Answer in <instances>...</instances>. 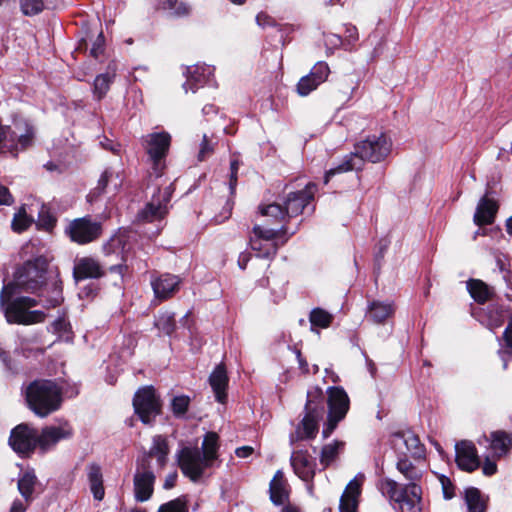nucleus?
Returning a JSON list of instances; mask_svg holds the SVG:
<instances>
[{"mask_svg":"<svg viewBox=\"0 0 512 512\" xmlns=\"http://www.w3.org/2000/svg\"><path fill=\"white\" fill-rule=\"evenodd\" d=\"M62 394V387L56 381L47 379L34 380L25 388L28 407L42 418L60 408Z\"/></svg>","mask_w":512,"mask_h":512,"instance_id":"obj_7","label":"nucleus"},{"mask_svg":"<svg viewBox=\"0 0 512 512\" xmlns=\"http://www.w3.org/2000/svg\"><path fill=\"white\" fill-rule=\"evenodd\" d=\"M330 74V68L324 61L317 62L308 74L318 84L324 83Z\"/></svg>","mask_w":512,"mask_h":512,"instance_id":"obj_45","label":"nucleus"},{"mask_svg":"<svg viewBox=\"0 0 512 512\" xmlns=\"http://www.w3.org/2000/svg\"><path fill=\"white\" fill-rule=\"evenodd\" d=\"M270 499L275 505H282L289 497L287 482L282 471L278 470L270 482Z\"/></svg>","mask_w":512,"mask_h":512,"instance_id":"obj_32","label":"nucleus"},{"mask_svg":"<svg viewBox=\"0 0 512 512\" xmlns=\"http://www.w3.org/2000/svg\"><path fill=\"white\" fill-rule=\"evenodd\" d=\"M177 473L173 472L166 476L163 487L164 489H171L175 486L177 481Z\"/></svg>","mask_w":512,"mask_h":512,"instance_id":"obj_62","label":"nucleus"},{"mask_svg":"<svg viewBox=\"0 0 512 512\" xmlns=\"http://www.w3.org/2000/svg\"><path fill=\"white\" fill-rule=\"evenodd\" d=\"M121 182L119 174H115L111 169H105L98 180L95 191L97 194L105 192L108 189L109 183L112 184L113 190L116 191L121 186Z\"/></svg>","mask_w":512,"mask_h":512,"instance_id":"obj_40","label":"nucleus"},{"mask_svg":"<svg viewBox=\"0 0 512 512\" xmlns=\"http://www.w3.org/2000/svg\"><path fill=\"white\" fill-rule=\"evenodd\" d=\"M73 434V428L68 422H63L58 426H47L42 429L40 434L37 432L38 446L43 452H46L59 441L70 439Z\"/></svg>","mask_w":512,"mask_h":512,"instance_id":"obj_16","label":"nucleus"},{"mask_svg":"<svg viewBox=\"0 0 512 512\" xmlns=\"http://www.w3.org/2000/svg\"><path fill=\"white\" fill-rule=\"evenodd\" d=\"M229 378L224 365L219 364L215 367L209 376V384L214 392L215 399L224 404L227 400V387Z\"/></svg>","mask_w":512,"mask_h":512,"instance_id":"obj_27","label":"nucleus"},{"mask_svg":"<svg viewBox=\"0 0 512 512\" xmlns=\"http://www.w3.org/2000/svg\"><path fill=\"white\" fill-rule=\"evenodd\" d=\"M327 394L326 398L323 390L319 387H313L307 391L304 416L289 435L291 446L298 441H308L316 437L319 431V421L325 414L326 404L328 405V418L322 431L324 438L329 437L337 424L346 416L349 410V398L344 389L329 387Z\"/></svg>","mask_w":512,"mask_h":512,"instance_id":"obj_2","label":"nucleus"},{"mask_svg":"<svg viewBox=\"0 0 512 512\" xmlns=\"http://www.w3.org/2000/svg\"><path fill=\"white\" fill-rule=\"evenodd\" d=\"M29 504L30 503H27L25 500L17 499L12 503L10 512H25Z\"/></svg>","mask_w":512,"mask_h":512,"instance_id":"obj_59","label":"nucleus"},{"mask_svg":"<svg viewBox=\"0 0 512 512\" xmlns=\"http://www.w3.org/2000/svg\"><path fill=\"white\" fill-rule=\"evenodd\" d=\"M9 445L19 455L30 454L37 446V430L27 424H19L10 434Z\"/></svg>","mask_w":512,"mask_h":512,"instance_id":"obj_14","label":"nucleus"},{"mask_svg":"<svg viewBox=\"0 0 512 512\" xmlns=\"http://www.w3.org/2000/svg\"><path fill=\"white\" fill-rule=\"evenodd\" d=\"M345 37L349 44H353L358 40V30L353 25H346Z\"/></svg>","mask_w":512,"mask_h":512,"instance_id":"obj_54","label":"nucleus"},{"mask_svg":"<svg viewBox=\"0 0 512 512\" xmlns=\"http://www.w3.org/2000/svg\"><path fill=\"white\" fill-rule=\"evenodd\" d=\"M100 144L104 149L109 150L114 154H119L120 152V144L114 143L108 138H104L102 141H100Z\"/></svg>","mask_w":512,"mask_h":512,"instance_id":"obj_57","label":"nucleus"},{"mask_svg":"<svg viewBox=\"0 0 512 512\" xmlns=\"http://www.w3.org/2000/svg\"><path fill=\"white\" fill-rule=\"evenodd\" d=\"M169 454V446L165 437L156 435L153 437L152 446L149 451L138 459L139 464H144L150 467V459L155 457L159 467H164L167 462V456Z\"/></svg>","mask_w":512,"mask_h":512,"instance_id":"obj_23","label":"nucleus"},{"mask_svg":"<svg viewBox=\"0 0 512 512\" xmlns=\"http://www.w3.org/2000/svg\"><path fill=\"white\" fill-rule=\"evenodd\" d=\"M171 143V136L167 132H154L143 137V145L149 159L152 162V168L156 175H162L164 169L163 160L165 159Z\"/></svg>","mask_w":512,"mask_h":512,"instance_id":"obj_10","label":"nucleus"},{"mask_svg":"<svg viewBox=\"0 0 512 512\" xmlns=\"http://www.w3.org/2000/svg\"><path fill=\"white\" fill-rule=\"evenodd\" d=\"M187 497L180 496L174 500H171L165 504H162L158 512H188Z\"/></svg>","mask_w":512,"mask_h":512,"instance_id":"obj_44","label":"nucleus"},{"mask_svg":"<svg viewBox=\"0 0 512 512\" xmlns=\"http://www.w3.org/2000/svg\"><path fill=\"white\" fill-rule=\"evenodd\" d=\"M37 484L38 480L33 470H27L20 475L18 479V490L27 503L33 501Z\"/></svg>","mask_w":512,"mask_h":512,"instance_id":"obj_34","label":"nucleus"},{"mask_svg":"<svg viewBox=\"0 0 512 512\" xmlns=\"http://www.w3.org/2000/svg\"><path fill=\"white\" fill-rule=\"evenodd\" d=\"M187 80L183 88L187 92L191 90L196 92L199 87L210 85L213 82L214 68L210 65L201 64L187 68Z\"/></svg>","mask_w":512,"mask_h":512,"instance_id":"obj_21","label":"nucleus"},{"mask_svg":"<svg viewBox=\"0 0 512 512\" xmlns=\"http://www.w3.org/2000/svg\"><path fill=\"white\" fill-rule=\"evenodd\" d=\"M213 151H214L213 143L208 138V136L206 134H204L202 142L200 144V149H199V152H198V156H197L198 160L199 161L206 160L208 157H210L212 155Z\"/></svg>","mask_w":512,"mask_h":512,"instance_id":"obj_51","label":"nucleus"},{"mask_svg":"<svg viewBox=\"0 0 512 512\" xmlns=\"http://www.w3.org/2000/svg\"><path fill=\"white\" fill-rule=\"evenodd\" d=\"M163 9L171 11L176 16H184L189 14L190 8L183 2L178 0H163Z\"/></svg>","mask_w":512,"mask_h":512,"instance_id":"obj_47","label":"nucleus"},{"mask_svg":"<svg viewBox=\"0 0 512 512\" xmlns=\"http://www.w3.org/2000/svg\"><path fill=\"white\" fill-rule=\"evenodd\" d=\"M483 474L486 476H492L497 472V465L494 461L490 460L488 457H486L483 467H482Z\"/></svg>","mask_w":512,"mask_h":512,"instance_id":"obj_55","label":"nucleus"},{"mask_svg":"<svg viewBox=\"0 0 512 512\" xmlns=\"http://www.w3.org/2000/svg\"><path fill=\"white\" fill-rule=\"evenodd\" d=\"M49 331L57 334L60 339L69 340L70 337V324L65 318H57L49 327Z\"/></svg>","mask_w":512,"mask_h":512,"instance_id":"obj_46","label":"nucleus"},{"mask_svg":"<svg viewBox=\"0 0 512 512\" xmlns=\"http://www.w3.org/2000/svg\"><path fill=\"white\" fill-rule=\"evenodd\" d=\"M34 222V204H24L14 215L12 229L16 232L26 230Z\"/></svg>","mask_w":512,"mask_h":512,"instance_id":"obj_35","label":"nucleus"},{"mask_svg":"<svg viewBox=\"0 0 512 512\" xmlns=\"http://www.w3.org/2000/svg\"><path fill=\"white\" fill-rule=\"evenodd\" d=\"M360 86V77L356 73H349L339 77L336 81L338 100L347 103L357 94Z\"/></svg>","mask_w":512,"mask_h":512,"instance_id":"obj_26","label":"nucleus"},{"mask_svg":"<svg viewBox=\"0 0 512 512\" xmlns=\"http://www.w3.org/2000/svg\"><path fill=\"white\" fill-rule=\"evenodd\" d=\"M391 147V140L383 133L378 136H368L357 143L354 152L347 154L339 165L326 172L324 182L328 183L329 179L338 173L361 169L365 160L372 163L382 161L389 155Z\"/></svg>","mask_w":512,"mask_h":512,"instance_id":"obj_5","label":"nucleus"},{"mask_svg":"<svg viewBox=\"0 0 512 512\" xmlns=\"http://www.w3.org/2000/svg\"><path fill=\"white\" fill-rule=\"evenodd\" d=\"M155 326L166 335H171L175 329L174 314L162 313L155 320Z\"/></svg>","mask_w":512,"mask_h":512,"instance_id":"obj_43","label":"nucleus"},{"mask_svg":"<svg viewBox=\"0 0 512 512\" xmlns=\"http://www.w3.org/2000/svg\"><path fill=\"white\" fill-rule=\"evenodd\" d=\"M393 444L402 456H410L416 462H421L425 458V447L420 442L419 437L412 431L395 433Z\"/></svg>","mask_w":512,"mask_h":512,"instance_id":"obj_15","label":"nucleus"},{"mask_svg":"<svg viewBox=\"0 0 512 512\" xmlns=\"http://www.w3.org/2000/svg\"><path fill=\"white\" fill-rule=\"evenodd\" d=\"M102 233L100 222L92 220L89 216L76 218L69 222L65 234L69 239L79 245H85L98 239Z\"/></svg>","mask_w":512,"mask_h":512,"instance_id":"obj_12","label":"nucleus"},{"mask_svg":"<svg viewBox=\"0 0 512 512\" xmlns=\"http://www.w3.org/2000/svg\"><path fill=\"white\" fill-rule=\"evenodd\" d=\"M155 475L150 467L137 462V470L134 475L135 499L144 502L150 499L153 493Z\"/></svg>","mask_w":512,"mask_h":512,"instance_id":"obj_17","label":"nucleus"},{"mask_svg":"<svg viewBox=\"0 0 512 512\" xmlns=\"http://www.w3.org/2000/svg\"><path fill=\"white\" fill-rule=\"evenodd\" d=\"M240 162L238 159H232L230 162V173H229V182H228V188H229V194L230 197L227 199L222 212L219 215H216L214 217V222L216 224H220L227 220L231 216V212L234 206L233 197L236 192V186L238 181V170H239Z\"/></svg>","mask_w":512,"mask_h":512,"instance_id":"obj_25","label":"nucleus"},{"mask_svg":"<svg viewBox=\"0 0 512 512\" xmlns=\"http://www.w3.org/2000/svg\"><path fill=\"white\" fill-rule=\"evenodd\" d=\"M21 11L26 16H34L44 9H54L52 0H19Z\"/></svg>","mask_w":512,"mask_h":512,"instance_id":"obj_36","label":"nucleus"},{"mask_svg":"<svg viewBox=\"0 0 512 512\" xmlns=\"http://www.w3.org/2000/svg\"><path fill=\"white\" fill-rule=\"evenodd\" d=\"M114 74L103 73L98 75L94 80V94L100 100L102 99L110 88Z\"/></svg>","mask_w":512,"mask_h":512,"instance_id":"obj_42","label":"nucleus"},{"mask_svg":"<svg viewBox=\"0 0 512 512\" xmlns=\"http://www.w3.org/2000/svg\"><path fill=\"white\" fill-rule=\"evenodd\" d=\"M465 500L469 512H484V502L481 498V493L477 488L471 487L466 489Z\"/></svg>","mask_w":512,"mask_h":512,"instance_id":"obj_41","label":"nucleus"},{"mask_svg":"<svg viewBox=\"0 0 512 512\" xmlns=\"http://www.w3.org/2000/svg\"><path fill=\"white\" fill-rule=\"evenodd\" d=\"M497 210V203L493 199L486 196L482 197L474 214L475 224L478 226L491 224L494 221Z\"/></svg>","mask_w":512,"mask_h":512,"instance_id":"obj_28","label":"nucleus"},{"mask_svg":"<svg viewBox=\"0 0 512 512\" xmlns=\"http://www.w3.org/2000/svg\"><path fill=\"white\" fill-rule=\"evenodd\" d=\"M295 474L305 482H310L316 473L315 459L307 450L296 449L290 457Z\"/></svg>","mask_w":512,"mask_h":512,"instance_id":"obj_18","label":"nucleus"},{"mask_svg":"<svg viewBox=\"0 0 512 512\" xmlns=\"http://www.w3.org/2000/svg\"><path fill=\"white\" fill-rule=\"evenodd\" d=\"M364 479V474L358 473L349 481L340 498L339 512H357Z\"/></svg>","mask_w":512,"mask_h":512,"instance_id":"obj_19","label":"nucleus"},{"mask_svg":"<svg viewBox=\"0 0 512 512\" xmlns=\"http://www.w3.org/2000/svg\"><path fill=\"white\" fill-rule=\"evenodd\" d=\"M12 202L13 198L8 188L0 184V205H10Z\"/></svg>","mask_w":512,"mask_h":512,"instance_id":"obj_56","label":"nucleus"},{"mask_svg":"<svg viewBox=\"0 0 512 512\" xmlns=\"http://www.w3.org/2000/svg\"><path fill=\"white\" fill-rule=\"evenodd\" d=\"M190 398L185 395L175 396L172 399V411L176 416H182L187 412Z\"/></svg>","mask_w":512,"mask_h":512,"instance_id":"obj_49","label":"nucleus"},{"mask_svg":"<svg viewBox=\"0 0 512 512\" xmlns=\"http://www.w3.org/2000/svg\"><path fill=\"white\" fill-rule=\"evenodd\" d=\"M320 84L315 82L308 74L303 76L297 83V92L300 96H307L317 89Z\"/></svg>","mask_w":512,"mask_h":512,"instance_id":"obj_48","label":"nucleus"},{"mask_svg":"<svg viewBox=\"0 0 512 512\" xmlns=\"http://www.w3.org/2000/svg\"><path fill=\"white\" fill-rule=\"evenodd\" d=\"M104 52H105V38H104L103 32L100 31L98 33L96 39L92 43V46L90 48V55L95 59H99L101 56L104 55Z\"/></svg>","mask_w":512,"mask_h":512,"instance_id":"obj_50","label":"nucleus"},{"mask_svg":"<svg viewBox=\"0 0 512 512\" xmlns=\"http://www.w3.org/2000/svg\"><path fill=\"white\" fill-rule=\"evenodd\" d=\"M439 480L442 486L444 498L448 500L452 499L455 496V487L452 484L451 480L444 475H441Z\"/></svg>","mask_w":512,"mask_h":512,"instance_id":"obj_52","label":"nucleus"},{"mask_svg":"<svg viewBox=\"0 0 512 512\" xmlns=\"http://www.w3.org/2000/svg\"><path fill=\"white\" fill-rule=\"evenodd\" d=\"M296 356L299 364V368L303 373L309 372V367L307 361L302 357L301 352L299 350L296 351Z\"/></svg>","mask_w":512,"mask_h":512,"instance_id":"obj_64","label":"nucleus"},{"mask_svg":"<svg viewBox=\"0 0 512 512\" xmlns=\"http://www.w3.org/2000/svg\"><path fill=\"white\" fill-rule=\"evenodd\" d=\"M344 448V442L333 441L332 443L323 446L320 453V463L324 467H328L332 464Z\"/></svg>","mask_w":512,"mask_h":512,"instance_id":"obj_37","label":"nucleus"},{"mask_svg":"<svg viewBox=\"0 0 512 512\" xmlns=\"http://www.w3.org/2000/svg\"><path fill=\"white\" fill-rule=\"evenodd\" d=\"M174 188L172 184L167 186L163 191L157 190L153 194L151 200L138 213V218L143 221L153 222L165 217L168 212V203L170 202Z\"/></svg>","mask_w":512,"mask_h":512,"instance_id":"obj_13","label":"nucleus"},{"mask_svg":"<svg viewBox=\"0 0 512 512\" xmlns=\"http://www.w3.org/2000/svg\"><path fill=\"white\" fill-rule=\"evenodd\" d=\"M499 356L503 362V368L507 369L508 362L512 359V349L507 346L499 350Z\"/></svg>","mask_w":512,"mask_h":512,"instance_id":"obj_58","label":"nucleus"},{"mask_svg":"<svg viewBox=\"0 0 512 512\" xmlns=\"http://www.w3.org/2000/svg\"><path fill=\"white\" fill-rule=\"evenodd\" d=\"M504 321L503 311L501 309H497L494 316H491L489 319L488 327L490 330H494L502 325Z\"/></svg>","mask_w":512,"mask_h":512,"instance_id":"obj_53","label":"nucleus"},{"mask_svg":"<svg viewBox=\"0 0 512 512\" xmlns=\"http://www.w3.org/2000/svg\"><path fill=\"white\" fill-rule=\"evenodd\" d=\"M470 296L479 304H484L493 299L494 289L479 279H469L466 282Z\"/></svg>","mask_w":512,"mask_h":512,"instance_id":"obj_31","label":"nucleus"},{"mask_svg":"<svg viewBox=\"0 0 512 512\" xmlns=\"http://www.w3.org/2000/svg\"><path fill=\"white\" fill-rule=\"evenodd\" d=\"M505 345L512 349V319L509 321L504 334H503Z\"/></svg>","mask_w":512,"mask_h":512,"instance_id":"obj_60","label":"nucleus"},{"mask_svg":"<svg viewBox=\"0 0 512 512\" xmlns=\"http://www.w3.org/2000/svg\"><path fill=\"white\" fill-rule=\"evenodd\" d=\"M86 472L89 487L94 499L97 501H101L105 495L101 466L94 462L89 463L86 467Z\"/></svg>","mask_w":512,"mask_h":512,"instance_id":"obj_29","label":"nucleus"},{"mask_svg":"<svg viewBox=\"0 0 512 512\" xmlns=\"http://www.w3.org/2000/svg\"><path fill=\"white\" fill-rule=\"evenodd\" d=\"M456 462L460 469L472 472L479 468L480 460L475 445L467 440H462L455 445Z\"/></svg>","mask_w":512,"mask_h":512,"instance_id":"obj_22","label":"nucleus"},{"mask_svg":"<svg viewBox=\"0 0 512 512\" xmlns=\"http://www.w3.org/2000/svg\"><path fill=\"white\" fill-rule=\"evenodd\" d=\"M219 447V436L215 432L205 434L201 449L182 447L177 453V462L183 475L194 483L200 481L207 470L219 466Z\"/></svg>","mask_w":512,"mask_h":512,"instance_id":"obj_4","label":"nucleus"},{"mask_svg":"<svg viewBox=\"0 0 512 512\" xmlns=\"http://www.w3.org/2000/svg\"><path fill=\"white\" fill-rule=\"evenodd\" d=\"M395 309L391 301H372L368 305V318L376 324H381L393 315Z\"/></svg>","mask_w":512,"mask_h":512,"instance_id":"obj_33","label":"nucleus"},{"mask_svg":"<svg viewBox=\"0 0 512 512\" xmlns=\"http://www.w3.org/2000/svg\"><path fill=\"white\" fill-rule=\"evenodd\" d=\"M35 214L38 217L37 225L40 228L45 229L46 231H50L54 228L56 224V218L52 215L49 208L45 204H34V215Z\"/></svg>","mask_w":512,"mask_h":512,"instance_id":"obj_38","label":"nucleus"},{"mask_svg":"<svg viewBox=\"0 0 512 512\" xmlns=\"http://www.w3.org/2000/svg\"><path fill=\"white\" fill-rule=\"evenodd\" d=\"M133 407L144 424H152L161 412L160 400L152 386L142 387L135 393Z\"/></svg>","mask_w":512,"mask_h":512,"instance_id":"obj_11","label":"nucleus"},{"mask_svg":"<svg viewBox=\"0 0 512 512\" xmlns=\"http://www.w3.org/2000/svg\"><path fill=\"white\" fill-rule=\"evenodd\" d=\"M181 284V279L173 274L164 273L158 276H152L151 286L159 301H165L171 298L178 290Z\"/></svg>","mask_w":512,"mask_h":512,"instance_id":"obj_20","label":"nucleus"},{"mask_svg":"<svg viewBox=\"0 0 512 512\" xmlns=\"http://www.w3.org/2000/svg\"><path fill=\"white\" fill-rule=\"evenodd\" d=\"M316 184L309 182L303 189L292 190L290 186L284 189L282 203H272L260 208L261 214L271 217L275 222H285L288 218L298 216L314 199Z\"/></svg>","mask_w":512,"mask_h":512,"instance_id":"obj_6","label":"nucleus"},{"mask_svg":"<svg viewBox=\"0 0 512 512\" xmlns=\"http://www.w3.org/2000/svg\"><path fill=\"white\" fill-rule=\"evenodd\" d=\"M254 449L251 446H242L235 450V454L239 458H247L253 453Z\"/></svg>","mask_w":512,"mask_h":512,"instance_id":"obj_61","label":"nucleus"},{"mask_svg":"<svg viewBox=\"0 0 512 512\" xmlns=\"http://www.w3.org/2000/svg\"><path fill=\"white\" fill-rule=\"evenodd\" d=\"M104 275V271L100 263L91 257H83L78 259L73 268V277L76 281L88 278H100Z\"/></svg>","mask_w":512,"mask_h":512,"instance_id":"obj_24","label":"nucleus"},{"mask_svg":"<svg viewBox=\"0 0 512 512\" xmlns=\"http://www.w3.org/2000/svg\"><path fill=\"white\" fill-rule=\"evenodd\" d=\"M256 22H257V24L259 26H262V27L272 25L271 18L268 15L264 14V13H259L256 16Z\"/></svg>","mask_w":512,"mask_h":512,"instance_id":"obj_63","label":"nucleus"},{"mask_svg":"<svg viewBox=\"0 0 512 512\" xmlns=\"http://www.w3.org/2000/svg\"><path fill=\"white\" fill-rule=\"evenodd\" d=\"M333 320V315L322 308H314L309 315L311 330L315 328H327Z\"/></svg>","mask_w":512,"mask_h":512,"instance_id":"obj_39","label":"nucleus"},{"mask_svg":"<svg viewBox=\"0 0 512 512\" xmlns=\"http://www.w3.org/2000/svg\"><path fill=\"white\" fill-rule=\"evenodd\" d=\"M132 244L130 242V234L128 232H120L112 236L104 245L103 252L105 256H115L120 262L109 267L111 273H117L121 277L128 270L126 262L128 261Z\"/></svg>","mask_w":512,"mask_h":512,"instance_id":"obj_9","label":"nucleus"},{"mask_svg":"<svg viewBox=\"0 0 512 512\" xmlns=\"http://www.w3.org/2000/svg\"><path fill=\"white\" fill-rule=\"evenodd\" d=\"M484 441L489 443L493 456L501 457L512 447V434L505 431H494L490 438L484 436Z\"/></svg>","mask_w":512,"mask_h":512,"instance_id":"obj_30","label":"nucleus"},{"mask_svg":"<svg viewBox=\"0 0 512 512\" xmlns=\"http://www.w3.org/2000/svg\"><path fill=\"white\" fill-rule=\"evenodd\" d=\"M62 300L57 272L49 268L47 258L39 256L24 262L15 272L14 283L2 287L0 309L8 323L31 325L46 317L41 310H31L33 307H56Z\"/></svg>","mask_w":512,"mask_h":512,"instance_id":"obj_1","label":"nucleus"},{"mask_svg":"<svg viewBox=\"0 0 512 512\" xmlns=\"http://www.w3.org/2000/svg\"><path fill=\"white\" fill-rule=\"evenodd\" d=\"M396 468L409 484L400 487L396 481L385 479L384 489L390 500L398 505L399 512H420L422 489L418 482L422 479L423 468L419 462H412L406 455H399Z\"/></svg>","mask_w":512,"mask_h":512,"instance_id":"obj_3","label":"nucleus"},{"mask_svg":"<svg viewBox=\"0 0 512 512\" xmlns=\"http://www.w3.org/2000/svg\"><path fill=\"white\" fill-rule=\"evenodd\" d=\"M253 233L254 236L250 239L251 249L256 253L257 257L270 259L276 255L278 250L275 239L279 234L288 233V229L284 225L278 230L255 225Z\"/></svg>","mask_w":512,"mask_h":512,"instance_id":"obj_8","label":"nucleus"}]
</instances>
